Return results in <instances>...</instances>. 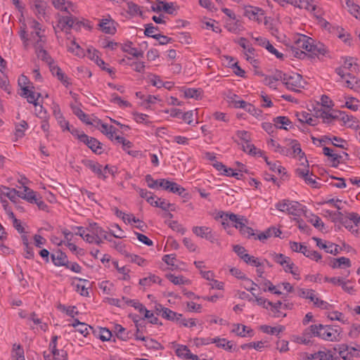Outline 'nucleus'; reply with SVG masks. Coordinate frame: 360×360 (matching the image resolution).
<instances>
[{
    "label": "nucleus",
    "mask_w": 360,
    "mask_h": 360,
    "mask_svg": "<svg viewBox=\"0 0 360 360\" xmlns=\"http://www.w3.org/2000/svg\"><path fill=\"white\" fill-rule=\"evenodd\" d=\"M291 51L295 57L301 58L305 56V52L316 56H324L326 48L323 44L315 42L312 38L298 34L293 37Z\"/></svg>",
    "instance_id": "nucleus-1"
},
{
    "label": "nucleus",
    "mask_w": 360,
    "mask_h": 360,
    "mask_svg": "<svg viewBox=\"0 0 360 360\" xmlns=\"http://www.w3.org/2000/svg\"><path fill=\"white\" fill-rule=\"evenodd\" d=\"M281 155L297 159L301 165H304V163L308 165V161L302 150L300 143L295 139L284 140Z\"/></svg>",
    "instance_id": "nucleus-2"
},
{
    "label": "nucleus",
    "mask_w": 360,
    "mask_h": 360,
    "mask_svg": "<svg viewBox=\"0 0 360 360\" xmlns=\"http://www.w3.org/2000/svg\"><path fill=\"white\" fill-rule=\"evenodd\" d=\"M309 330L313 336L319 337L326 341H338L340 339V331L328 326L311 325Z\"/></svg>",
    "instance_id": "nucleus-3"
},
{
    "label": "nucleus",
    "mask_w": 360,
    "mask_h": 360,
    "mask_svg": "<svg viewBox=\"0 0 360 360\" xmlns=\"http://www.w3.org/2000/svg\"><path fill=\"white\" fill-rule=\"evenodd\" d=\"M342 65L335 69V72L345 78L346 76H350L354 73L359 72V65L356 60L352 57H343L341 58Z\"/></svg>",
    "instance_id": "nucleus-4"
},
{
    "label": "nucleus",
    "mask_w": 360,
    "mask_h": 360,
    "mask_svg": "<svg viewBox=\"0 0 360 360\" xmlns=\"http://www.w3.org/2000/svg\"><path fill=\"white\" fill-rule=\"evenodd\" d=\"M277 210L281 212H287L294 216H300L304 212V206L297 201L289 200H283L276 205Z\"/></svg>",
    "instance_id": "nucleus-5"
},
{
    "label": "nucleus",
    "mask_w": 360,
    "mask_h": 360,
    "mask_svg": "<svg viewBox=\"0 0 360 360\" xmlns=\"http://www.w3.org/2000/svg\"><path fill=\"white\" fill-rule=\"evenodd\" d=\"M234 141L242 145L243 151L250 154L256 155L257 149L251 143L250 134L245 130H238L236 132Z\"/></svg>",
    "instance_id": "nucleus-6"
},
{
    "label": "nucleus",
    "mask_w": 360,
    "mask_h": 360,
    "mask_svg": "<svg viewBox=\"0 0 360 360\" xmlns=\"http://www.w3.org/2000/svg\"><path fill=\"white\" fill-rule=\"evenodd\" d=\"M305 84L306 82L302 77L297 73L288 75L287 77H284V84L291 91H300L301 89L304 87Z\"/></svg>",
    "instance_id": "nucleus-7"
},
{
    "label": "nucleus",
    "mask_w": 360,
    "mask_h": 360,
    "mask_svg": "<svg viewBox=\"0 0 360 360\" xmlns=\"http://www.w3.org/2000/svg\"><path fill=\"white\" fill-rule=\"evenodd\" d=\"M331 350L335 353H338L339 356L344 360H353L356 352L359 351L357 348L349 347L345 344L337 345Z\"/></svg>",
    "instance_id": "nucleus-8"
},
{
    "label": "nucleus",
    "mask_w": 360,
    "mask_h": 360,
    "mask_svg": "<svg viewBox=\"0 0 360 360\" xmlns=\"http://www.w3.org/2000/svg\"><path fill=\"white\" fill-rule=\"evenodd\" d=\"M304 355L305 356L303 357L304 360H314L316 359L319 360H340L339 356H335V353L331 349L319 350L311 354L305 353Z\"/></svg>",
    "instance_id": "nucleus-9"
},
{
    "label": "nucleus",
    "mask_w": 360,
    "mask_h": 360,
    "mask_svg": "<svg viewBox=\"0 0 360 360\" xmlns=\"http://www.w3.org/2000/svg\"><path fill=\"white\" fill-rule=\"evenodd\" d=\"M272 259L275 262L281 265L285 271L290 272L294 275L296 274L293 270L295 264L292 262L290 257L285 256L283 254L274 253L272 255Z\"/></svg>",
    "instance_id": "nucleus-10"
},
{
    "label": "nucleus",
    "mask_w": 360,
    "mask_h": 360,
    "mask_svg": "<svg viewBox=\"0 0 360 360\" xmlns=\"http://www.w3.org/2000/svg\"><path fill=\"white\" fill-rule=\"evenodd\" d=\"M244 15L251 20L260 23L264 17V11L258 7L248 6L245 7Z\"/></svg>",
    "instance_id": "nucleus-11"
},
{
    "label": "nucleus",
    "mask_w": 360,
    "mask_h": 360,
    "mask_svg": "<svg viewBox=\"0 0 360 360\" xmlns=\"http://www.w3.org/2000/svg\"><path fill=\"white\" fill-rule=\"evenodd\" d=\"M304 168H297L295 170V173L297 176L303 179L306 184L310 185L313 188L318 187V183L313 178V174H309V170L308 169L309 165L304 163Z\"/></svg>",
    "instance_id": "nucleus-12"
},
{
    "label": "nucleus",
    "mask_w": 360,
    "mask_h": 360,
    "mask_svg": "<svg viewBox=\"0 0 360 360\" xmlns=\"http://www.w3.org/2000/svg\"><path fill=\"white\" fill-rule=\"evenodd\" d=\"M74 18L72 15L59 17L58 23L54 26V30L57 33L58 31L68 32L73 26Z\"/></svg>",
    "instance_id": "nucleus-13"
},
{
    "label": "nucleus",
    "mask_w": 360,
    "mask_h": 360,
    "mask_svg": "<svg viewBox=\"0 0 360 360\" xmlns=\"http://www.w3.org/2000/svg\"><path fill=\"white\" fill-rule=\"evenodd\" d=\"M132 306L137 309L141 314H143L144 319H149V322L152 324H157L158 319L154 316L153 313L148 310L144 305L136 301H131Z\"/></svg>",
    "instance_id": "nucleus-14"
},
{
    "label": "nucleus",
    "mask_w": 360,
    "mask_h": 360,
    "mask_svg": "<svg viewBox=\"0 0 360 360\" xmlns=\"http://www.w3.org/2000/svg\"><path fill=\"white\" fill-rule=\"evenodd\" d=\"M22 188L23 191H20V193H18V197L25 200L30 203H34L36 202L37 198L39 196V195H38L37 192L34 191L26 186H24Z\"/></svg>",
    "instance_id": "nucleus-15"
},
{
    "label": "nucleus",
    "mask_w": 360,
    "mask_h": 360,
    "mask_svg": "<svg viewBox=\"0 0 360 360\" xmlns=\"http://www.w3.org/2000/svg\"><path fill=\"white\" fill-rule=\"evenodd\" d=\"M98 26L103 32L108 34H114L116 32L115 22L111 18L102 19Z\"/></svg>",
    "instance_id": "nucleus-16"
},
{
    "label": "nucleus",
    "mask_w": 360,
    "mask_h": 360,
    "mask_svg": "<svg viewBox=\"0 0 360 360\" xmlns=\"http://www.w3.org/2000/svg\"><path fill=\"white\" fill-rule=\"evenodd\" d=\"M44 32H32L29 38V41H31L34 47H41L44 46L46 42V37L43 33Z\"/></svg>",
    "instance_id": "nucleus-17"
},
{
    "label": "nucleus",
    "mask_w": 360,
    "mask_h": 360,
    "mask_svg": "<svg viewBox=\"0 0 360 360\" xmlns=\"http://www.w3.org/2000/svg\"><path fill=\"white\" fill-rule=\"evenodd\" d=\"M314 240L316 241V245L320 248L324 249L326 252L330 253L332 255H336L339 252V246L333 244L332 243H328L326 244V243H323L321 239L319 238H314Z\"/></svg>",
    "instance_id": "nucleus-18"
},
{
    "label": "nucleus",
    "mask_w": 360,
    "mask_h": 360,
    "mask_svg": "<svg viewBox=\"0 0 360 360\" xmlns=\"http://www.w3.org/2000/svg\"><path fill=\"white\" fill-rule=\"evenodd\" d=\"M340 115L341 120L346 126L355 129H360V123L355 117L345 112H341Z\"/></svg>",
    "instance_id": "nucleus-19"
},
{
    "label": "nucleus",
    "mask_w": 360,
    "mask_h": 360,
    "mask_svg": "<svg viewBox=\"0 0 360 360\" xmlns=\"http://www.w3.org/2000/svg\"><path fill=\"white\" fill-rule=\"evenodd\" d=\"M21 96L27 98V101L30 103H32L34 107H36V110L37 111L38 107V98L41 96L39 93H35L32 89H25V91L21 93Z\"/></svg>",
    "instance_id": "nucleus-20"
},
{
    "label": "nucleus",
    "mask_w": 360,
    "mask_h": 360,
    "mask_svg": "<svg viewBox=\"0 0 360 360\" xmlns=\"http://www.w3.org/2000/svg\"><path fill=\"white\" fill-rule=\"evenodd\" d=\"M176 354L179 357L184 359L198 360V356L193 354L185 345H179L176 349Z\"/></svg>",
    "instance_id": "nucleus-21"
},
{
    "label": "nucleus",
    "mask_w": 360,
    "mask_h": 360,
    "mask_svg": "<svg viewBox=\"0 0 360 360\" xmlns=\"http://www.w3.org/2000/svg\"><path fill=\"white\" fill-rule=\"evenodd\" d=\"M330 266L333 269H338V268H349L352 266L351 261L349 258L345 257H341L339 258L333 259L330 264Z\"/></svg>",
    "instance_id": "nucleus-22"
},
{
    "label": "nucleus",
    "mask_w": 360,
    "mask_h": 360,
    "mask_svg": "<svg viewBox=\"0 0 360 360\" xmlns=\"http://www.w3.org/2000/svg\"><path fill=\"white\" fill-rule=\"evenodd\" d=\"M51 259L53 263L57 266H65L68 261L67 255L60 250L52 254Z\"/></svg>",
    "instance_id": "nucleus-23"
},
{
    "label": "nucleus",
    "mask_w": 360,
    "mask_h": 360,
    "mask_svg": "<svg viewBox=\"0 0 360 360\" xmlns=\"http://www.w3.org/2000/svg\"><path fill=\"white\" fill-rule=\"evenodd\" d=\"M299 5L300 6H297L299 8H304L314 15L319 13V8L314 0H301Z\"/></svg>",
    "instance_id": "nucleus-24"
},
{
    "label": "nucleus",
    "mask_w": 360,
    "mask_h": 360,
    "mask_svg": "<svg viewBox=\"0 0 360 360\" xmlns=\"http://www.w3.org/2000/svg\"><path fill=\"white\" fill-rule=\"evenodd\" d=\"M18 193H20V191H17L15 188H10L6 186L0 188V198H8L13 202L15 201L17 196L18 197Z\"/></svg>",
    "instance_id": "nucleus-25"
},
{
    "label": "nucleus",
    "mask_w": 360,
    "mask_h": 360,
    "mask_svg": "<svg viewBox=\"0 0 360 360\" xmlns=\"http://www.w3.org/2000/svg\"><path fill=\"white\" fill-rule=\"evenodd\" d=\"M54 7L62 11H65L68 13H70L73 11L72 4L65 0H52Z\"/></svg>",
    "instance_id": "nucleus-26"
},
{
    "label": "nucleus",
    "mask_w": 360,
    "mask_h": 360,
    "mask_svg": "<svg viewBox=\"0 0 360 360\" xmlns=\"http://www.w3.org/2000/svg\"><path fill=\"white\" fill-rule=\"evenodd\" d=\"M232 332L240 337L252 336L253 330L245 325L235 324L233 326Z\"/></svg>",
    "instance_id": "nucleus-27"
},
{
    "label": "nucleus",
    "mask_w": 360,
    "mask_h": 360,
    "mask_svg": "<svg viewBox=\"0 0 360 360\" xmlns=\"http://www.w3.org/2000/svg\"><path fill=\"white\" fill-rule=\"evenodd\" d=\"M297 120L302 123H307L311 126L317 124V120L311 114L307 112H301L297 113Z\"/></svg>",
    "instance_id": "nucleus-28"
},
{
    "label": "nucleus",
    "mask_w": 360,
    "mask_h": 360,
    "mask_svg": "<svg viewBox=\"0 0 360 360\" xmlns=\"http://www.w3.org/2000/svg\"><path fill=\"white\" fill-rule=\"evenodd\" d=\"M86 230L98 237H103V238L111 241V239L108 238L106 232L101 227L98 226L96 223L89 224V226L86 228Z\"/></svg>",
    "instance_id": "nucleus-29"
},
{
    "label": "nucleus",
    "mask_w": 360,
    "mask_h": 360,
    "mask_svg": "<svg viewBox=\"0 0 360 360\" xmlns=\"http://www.w3.org/2000/svg\"><path fill=\"white\" fill-rule=\"evenodd\" d=\"M323 153L330 158L332 166L337 167L340 162L342 156L335 153L332 149L328 147H324L323 148Z\"/></svg>",
    "instance_id": "nucleus-30"
},
{
    "label": "nucleus",
    "mask_w": 360,
    "mask_h": 360,
    "mask_svg": "<svg viewBox=\"0 0 360 360\" xmlns=\"http://www.w3.org/2000/svg\"><path fill=\"white\" fill-rule=\"evenodd\" d=\"M149 204H150L152 206L160 207L165 211H167L169 210H173V209L171 208L173 206V205L170 204L165 199H161L158 198L155 199V196L153 198V200H151Z\"/></svg>",
    "instance_id": "nucleus-31"
},
{
    "label": "nucleus",
    "mask_w": 360,
    "mask_h": 360,
    "mask_svg": "<svg viewBox=\"0 0 360 360\" xmlns=\"http://www.w3.org/2000/svg\"><path fill=\"white\" fill-rule=\"evenodd\" d=\"M226 27L229 32L234 34H239L244 30L241 22L238 20L226 22Z\"/></svg>",
    "instance_id": "nucleus-32"
},
{
    "label": "nucleus",
    "mask_w": 360,
    "mask_h": 360,
    "mask_svg": "<svg viewBox=\"0 0 360 360\" xmlns=\"http://www.w3.org/2000/svg\"><path fill=\"white\" fill-rule=\"evenodd\" d=\"M162 309V318L172 321H176L178 320H180V318L182 317V314H178L172 310H171L169 308H161Z\"/></svg>",
    "instance_id": "nucleus-33"
},
{
    "label": "nucleus",
    "mask_w": 360,
    "mask_h": 360,
    "mask_svg": "<svg viewBox=\"0 0 360 360\" xmlns=\"http://www.w3.org/2000/svg\"><path fill=\"white\" fill-rule=\"evenodd\" d=\"M348 79L345 80V86L354 90L355 91H360V79L356 78L355 76L351 75L347 76Z\"/></svg>",
    "instance_id": "nucleus-34"
},
{
    "label": "nucleus",
    "mask_w": 360,
    "mask_h": 360,
    "mask_svg": "<svg viewBox=\"0 0 360 360\" xmlns=\"http://www.w3.org/2000/svg\"><path fill=\"white\" fill-rule=\"evenodd\" d=\"M259 285H260L261 289L264 292L268 290V291L271 292L272 293L276 294V295L282 294V292L280 290H278L277 287L271 283V282L269 281V280H266V279L262 280L259 283Z\"/></svg>",
    "instance_id": "nucleus-35"
},
{
    "label": "nucleus",
    "mask_w": 360,
    "mask_h": 360,
    "mask_svg": "<svg viewBox=\"0 0 360 360\" xmlns=\"http://www.w3.org/2000/svg\"><path fill=\"white\" fill-rule=\"evenodd\" d=\"M122 50L136 58L143 57V52L133 47L131 42L124 44L122 46Z\"/></svg>",
    "instance_id": "nucleus-36"
},
{
    "label": "nucleus",
    "mask_w": 360,
    "mask_h": 360,
    "mask_svg": "<svg viewBox=\"0 0 360 360\" xmlns=\"http://www.w3.org/2000/svg\"><path fill=\"white\" fill-rule=\"evenodd\" d=\"M114 332L117 337L122 340L126 341L130 338L131 332L127 331L126 329L120 324L115 326Z\"/></svg>",
    "instance_id": "nucleus-37"
},
{
    "label": "nucleus",
    "mask_w": 360,
    "mask_h": 360,
    "mask_svg": "<svg viewBox=\"0 0 360 360\" xmlns=\"http://www.w3.org/2000/svg\"><path fill=\"white\" fill-rule=\"evenodd\" d=\"M264 159L266 164L268 165L270 170L278 174H285V169L283 167H282L278 162L269 161L267 157L266 156H264Z\"/></svg>",
    "instance_id": "nucleus-38"
},
{
    "label": "nucleus",
    "mask_w": 360,
    "mask_h": 360,
    "mask_svg": "<svg viewBox=\"0 0 360 360\" xmlns=\"http://www.w3.org/2000/svg\"><path fill=\"white\" fill-rule=\"evenodd\" d=\"M341 224L347 229H348L354 235H358L359 231V229L355 228V226H353V223L351 220H349V217H348V213L346 214V216L345 217L340 218Z\"/></svg>",
    "instance_id": "nucleus-39"
},
{
    "label": "nucleus",
    "mask_w": 360,
    "mask_h": 360,
    "mask_svg": "<svg viewBox=\"0 0 360 360\" xmlns=\"http://www.w3.org/2000/svg\"><path fill=\"white\" fill-rule=\"evenodd\" d=\"M327 317L331 321H338L342 323H348V319L342 312L338 311L328 312Z\"/></svg>",
    "instance_id": "nucleus-40"
},
{
    "label": "nucleus",
    "mask_w": 360,
    "mask_h": 360,
    "mask_svg": "<svg viewBox=\"0 0 360 360\" xmlns=\"http://www.w3.org/2000/svg\"><path fill=\"white\" fill-rule=\"evenodd\" d=\"M53 75L57 76L58 79L65 86L70 84L69 78L63 72L62 70L58 66L51 68Z\"/></svg>",
    "instance_id": "nucleus-41"
},
{
    "label": "nucleus",
    "mask_w": 360,
    "mask_h": 360,
    "mask_svg": "<svg viewBox=\"0 0 360 360\" xmlns=\"http://www.w3.org/2000/svg\"><path fill=\"white\" fill-rule=\"evenodd\" d=\"M167 278L170 282L176 285H188L190 283V281L183 276H176L174 274H169L167 275Z\"/></svg>",
    "instance_id": "nucleus-42"
},
{
    "label": "nucleus",
    "mask_w": 360,
    "mask_h": 360,
    "mask_svg": "<svg viewBox=\"0 0 360 360\" xmlns=\"http://www.w3.org/2000/svg\"><path fill=\"white\" fill-rule=\"evenodd\" d=\"M349 274H350V271L345 270V278L342 280V284L340 285V286L344 291H345L349 294H353L354 292V287L349 285L351 283V281L349 279H347V278L349 276Z\"/></svg>",
    "instance_id": "nucleus-43"
},
{
    "label": "nucleus",
    "mask_w": 360,
    "mask_h": 360,
    "mask_svg": "<svg viewBox=\"0 0 360 360\" xmlns=\"http://www.w3.org/2000/svg\"><path fill=\"white\" fill-rule=\"evenodd\" d=\"M33 10L35 15L37 16L39 19H41V18H44L45 16V11H46V6L45 4L41 1H37L34 4L33 6Z\"/></svg>",
    "instance_id": "nucleus-44"
},
{
    "label": "nucleus",
    "mask_w": 360,
    "mask_h": 360,
    "mask_svg": "<svg viewBox=\"0 0 360 360\" xmlns=\"http://www.w3.org/2000/svg\"><path fill=\"white\" fill-rule=\"evenodd\" d=\"M136 333H134V338L136 340H144L145 336L143 335L145 325L143 321H135Z\"/></svg>",
    "instance_id": "nucleus-45"
},
{
    "label": "nucleus",
    "mask_w": 360,
    "mask_h": 360,
    "mask_svg": "<svg viewBox=\"0 0 360 360\" xmlns=\"http://www.w3.org/2000/svg\"><path fill=\"white\" fill-rule=\"evenodd\" d=\"M68 51L79 57L84 56V50L75 40H72L70 44L68 45Z\"/></svg>",
    "instance_id": "nucleus-46"
},
{
    "label": "nucleus",
    "mask_w": 360,
    "mask_h": 360,
    "mask_svg": "<svg viewBox=\"0 0 360 360\" xmlns=\"http://www.w3.org/2000/svg\"><path fill=\"white\" fill-rule=\"evenodd\" d=\"M318 117L323 120L324 123H331L333 120L337 118V116L333 115L329 111L327 110H319L318 112Z\"/></svg>",
    "instance_id": "nucleus-47"
},
{
    "label": "nucleus",
    "mask_w": 360,
    "mask_h": 360,
    "mask_svg": "<svg viewBox=\"0 0 360 360\" xmlns=\"http://www.w3.org/2000/svg\"><path fill=\"white\" fill-rule=\"evenodd\" d=\"M217 347L222 348L226 351H231L233 348V342L229 341L225 338H217V342H215Z\"/></svg>",
    "instance_id": "nucleus-48"
},
{
    "label": "nucleus",
    "mask_w": 360,
    "mask_h": 360,
    "mask_svg": "<svg viewBox=\"0 0 360 360\" xmlns=\"http://www.w3.org/2000/svg\"><path fill=\"white\" fill-rule=\"evenodd\" d=\"M58 340V335H53L51 338V340L49 343V348L51 350V353L52 356H53L54 359L58 360L56 358L57 356L59 355V350L57 349V341Z\"/></svg>",
    "instance_id": "nucleus-49"
},
{
    "label": "nucleus",
    "mask_w": 360,
    "mask_h": 360,
    "mask_svg": "<svg viewBox=\"0 0 360 360\" xmlns=\"http://www.w3.org/2000/svg\"><path fill=\"white\" fill-rule=\"evenodd\" d=\"M210 230L207 226H193L192 229L193 233L202 238H205Z\"/></svg>",
    "instance_id": "nucleus-50"
},
{
    "label": "nucleus",
    "mask_w": 360,
    "mask_h": 360,
    "mask_svg": "<svg viewBox=\"0 0 360 360\" xmlns=\"http://www.w3.org/2000/svg\"><path fill=\"white\" fill-rule=\"evenodd\" d=\"M110 101L113 103L117 104L121 108H129L131 106L130 103L127 101L122 100V98L116 94H111Z\"/></svg>",
    "instance_id": "nucleus-51"
},
{
    "label": "nucleus",
    "mask_w": 360,
    "mask_h": 360,
    "mask_svg": "<svg viewBox=\"0 0 360 360\" xmlns=\"http://www.w3.org/2000/svg\"><path fill=\"white\" fill-rule=\"evenodd\" d=\"M275 126L281 129H287V126L291 124V122L287 117L279 116L274 119Z\"/></svg>",
    "instance_id": "nucleus-52"
},
{
    "label": "nucleus",
    "mask_w": 360,
    "mask_h": 360,
    "mask_svg": "<svg viewBox=\"0 0 360 360\" xmlns=\"http://www.w3.org/2000/svg\"><path fill=\"white\" fill-rule=\"evenodd\" d=\"M302 253L307 257L316 262L321 259V255L318 252L313 250L307 246H305V250H303Z\"/></svg>",
    "instance_id": "nucleus-53"
},
{
    "label": "nucleus",
    "mask_w": 360,
    "mask_h": 360,
    "mask_svg": "<svg viewBox=\"0 0 360 360\" xmlns=\"http://www.w3.org/2000/svg\"><path fill=\"white\" fill-rule=\"evenodd\" d=\"M37 57L47 63H51V58L49 56L47 52L44 49V46L41 47H34Z\"/></svg>",
    "instance_id": "nucleus-54"
},
{
    "label": "nucleus",
    "mask_w": 360,
    "mask_h": 360,
    "mask_svg": "<svg viewBox=\"0 0 360 360\" xmlns=\"http://www.w3.org/2000/svg\"><path fill=\"white\" fill-rule=\"evenodd\" d=\"M27 127L28 124L24 120L21 121L19 124H16L15 133L16 138H22L25 135V131L27 129Z\"/></svg>",
    "instance_id": "nucleus-55"
},
{
    "label": "nucleus",
    "mask_w": 360,
    "mask_h": 360,
    "mask_svg": "<svg viewBox=\"0 0 360 360\" xmlns=\"http://www.w3.org/2000/svg\"><path fill=\"white\" fill-rule=\"evenodd\" d=\"M201 94L202 91L200 89H187L184 91V96L188 98L198 99Z\"/></svg>",
    "instance_id": "nucleus-56"
},
{
    "label": "nucleus",
    "mask_w": 360,
    "mask_h": 360,
    "mask_svg": "<svg viewBox=\"0 0 360 360\" xmlns=\"http://www.w3.org/2000/svg\"><path fill=\"white\" fill-rule=\"evenodd\" d=\"M126 258H127L129 259V262L135 263L137 265L141 266H143L146 265V264H147V262L145 259L141 257L140 256H139L137 255L131 254L130 252Z\"/></svg>",
    "instance_id": "nucleus-57"
},
{
    "label": "nucleus",
    "mask_w": 360,
    "mask_h": 360,
    "mask_svg": "<svg viewBox=\"0 0 360 360\" xmlns=\"http://www.w3.org/2000/svg\"><path fill=\"white\" fill-rule=\"evenodd\" d=\"M311 333L310 332L309 327L307 328L302 335L296 338V342L297 343L308 345L310 342L309 338L311 337Z\"/></svg>",
    "instance_id": "nucleus-58"
},
{
    "label": "nucleus",
    "mask_w": 360,
    "mask_h": 360,
    "mask_svg": "<svg viewBox=\"0 0 360 360\" xmlns=\"http://www.w3.org/2000/svg\"><path fill=\"white\" fill-rule=\"evenodd\" d=\"M239 103V105H237V108H243L245 111L250 112L252 115H255L257 112V110L255 106L250 103L245 102V101H241Z\"/></svg>",
    "instance_id": "nucleus-59"
},
{
    "label": "nucleus",
    "mask_w": 360,
    "mask_h": 360,
    "mask_svg": "<svg viewBox=\"0 0 360 360\" xmlns=\"http://www.w3.org/2000/svg\"><path fill=\"white\" fill-rule=\"evenodd\" d=\"M89 148L95 153L101 154L102 153L101 143L95 138H91Z\"/></svg>",
    "instance_id": "nucleus-60"
},
{
    "label": "nucleus",
    "mask_w": 360,
    "mask_h": 360,
    "mask_svg": "<svg viewBox=\"0 0 360 360\" xmlns=\"http://www.w3.org/2000/svg\"><path fill=\"white\" fill-rule=\"evenodd\" d=\"M265 342L262 341L250 342L248 344H244L241 345V348L243 349H246L248 348H254L257 350L261 351L265 347Z\"/></svg>",
    "instance_id": "nucleus-61"
},
{
    "label": "nucleus",
    "mask_w": 360,
    "mask_h": 360,
    "mask_svg": "<svg viewBox=\"0 0 360 360\" xmlns=\"http://www.w3.org/2000/svg\"><path fill=\"white\" fill-rule=\"evenodd\" d=\"M349 12L356 19L360 20V7L359 5L352 2L347 6Z\"/></svg>",
    "instance_id": "nucleus-62"
},
{
    "label": "nucleus",
    "mask_w": 360,
    "mask_h": 360,
    "mask_svg": "<svg viewBox=\"0 0 360 360\" xmlns=\"http://www.w3.org/2000/svg\"><path fill=\"white\" fill-rule=\"evenodd\" d=\"M359 101L354 98L349 97L345 102V107L352 110V111H356L359 109Z\"/></svg>",
    "instance_id": "nucleus-63"
},
{
    "label": "nucleus",
    "mask_w": 360,
    "mask_h": 360,
    "mask_svg": "<svg viewBox=\"0 0 360 360\" xmlns=\"http://www.w3.org/2000/svg\"><path fill=\"white\" fill-rule=\"evenodd\" d=\"M112 337V333L106 328H99L98 338L102 341H108Z\"/></svg>",
    "instance_id": "nucleus-64"
}]
</instances>
